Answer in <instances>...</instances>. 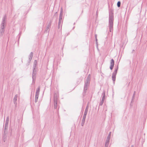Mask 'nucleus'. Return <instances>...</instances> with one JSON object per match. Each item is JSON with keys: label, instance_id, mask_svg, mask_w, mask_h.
I'll return each mask as SVG.
<instances>
[{"label": "nucleus", "instance_id": "27", "mask_svg": "<svg viewBox=\"0 0 147 147\" xmlns=\"http://www.w3.org/2000/svg\"><path fill=\"white\" fill-rule=\"evenodd\" d=\"M132 147H133V146H132Z\"/></svg>", "mask_w": 147, "mask_h": 147}, {"label": "nucleus", "instance_id": "17", "mask_svg": "<svg viewBox=\"0 0 147 147\" xmlns=\"http://www.w3.org/2000/svg\"><path fill=\"white\" fill-rule=\"evenodd\" d=\"M8 122H5V125L4 126L5 128L6 129V128H7L8 124Z\"/></svg>", "mask_w": 147, "mask_h": 147}, {"label": "nucleus", "instance_id": "18", "mask_svg": "<svg viewBox=\"0 0 147 147\" xmlns=\"http://www.w3.org/2000/svg\"><path fill=\"white\" fill-rule=\"evenodd\" d=\"M88 111H87V110H85V112L84 113V114L83 115V116H84V117H86V115Z\"/></svg>", "mask_w": 147, "mask_h": 147}, {"label": "nucleus", "instance_id": "23", "mask_svg": "<svg viewBox=\"0 0 147 147\" xmlns=\"http://www.w3.org/2000/svg\"><path fill=\"white\" fill-rule=\"evenodd\" d=\"M111 132H109V135L107 137V138H110L111 137L110 136L111 135Z\"/></svg>", "mask_w": 147, "mask_h": 147}, {"label": "nucleus", "instance_id": "1", "mask_svg": "<svg viewBox=\"0 0 147 147\" xmlns=\"http://www.w3.org/2000/svg\"><path fill=\"white\" fill-rule=\"evenodd\" d=\"M113 13L112 11L109 12V28L110 32H112L113 30Z\"/></svg>", "mask_w": 147, "mask_h": 147}, {"label": "nucleus", "instance_id": "8", "mask_svg": "<svg viewBox=\"0 0 147 147\" xmlns=\"http://www.w3.org/2000/svg\"><path fill=\"white\" fill-rule=\"evenodd\" d=\"M102 94V98L101 100V101L99 103V105L101 106L102 105L103 103H104V100L105 99V91H104L103 92V93Z\"/></svg>", "mask_w": 147, "mask_h": 147}, {"label": "nucleus", "instance_id": "15", "mask_svg": "<svg viewBox=\"0 0 147 147\" xmlns=\"http://www.w3.org/2000/svg\"><path fill=\"white\" fill-rule=\"evenodd\" d=\"M50 27V25H49L45 29L46 31H49V28Z\"/></svg>", "mask_w": 147, "mask_h": 147}, {"label": "nucleus", "instance_id": "14", "mask_svg": "<svg viewBox=\"0 0 147 147\" xmlns=\"http://www.w3.org/2000/svg\"><path fill=\"white\" fill-rule=\"evenodd\" d=\"M62 11H61V12L60 13V14L59 20L60 21H62Z\"/></svg>", "mask_w": 147, "mask_h": 147}, {"label": "nucleus", "instance_id": "4", "mask_svg": "<svg viewBox=\"0 0 147 147\" xmlns=\"http://www.w3.org/2000/svg\"><path fill=\"white\" fill-rule=\"evenodd\" d=\"M36 66L37 65H33V74L32 75L33 83H34V82L36 79Z\"/></svg>", "mask_w": 147, "mask_h": 147}, {"label": "nucleus", "instance_id": "12", "mask_svg": "<svg viewBox=\"0 0 147 147\" xmlns=\"http://www.w3.org/2000/svg\"><path fill=\"white\" fill-rule=\"evenodd\" d=\"M86 117L83 116V118L82 120V123H81V125L82 126H83L84 124L85 119H86Z\"/></svg>", "mask_w": 147, "mask_h": 147}, {"label": "nucleus", "instance_id": "16", "mask_svg": "<svg viewBox=\"0 0 147 147\" xmlns=\"http://www.w3.org/2000/svg\"><path fill=\"white\" fill-rule=\"evenodd\" d=\"M7 128H6V129L4 128V135H6V134H7Z\"/></svg>", "mask_w": 147, "mask_h": 147}, {"label": "nucleus", "instance_id": "6", "mask_svg": "<svg viewBox=\"0 0 147 147\" xmlns=\"http://www.w3.org/2000/svg\"><path fill=\"white\" fill-rule=\"evenodd\" d=\"M118 68V67H117V68L115 69L112 74V80L113 81L114 83V82L115 80L116 76L117 74Z\"/></svg>", "mask_w": 147, "mask_h": 147}, {"label": "nucleus", "instance_id": "22", "mask_svg": "<svg viewBox=\"0 0 147 147\" xmlns=\"http://www.w3.org/2000/svg\"><path fill=\"white\" fill-rule=\"evenodd\" d=\"M37 62L36 60H35L34 61V65H37Z\"/></svg>", "mask_w": 147, "mask_h": 147}, {"label": "nucleus", "instance_id": "7", "mask_svg": "<svg viewBox=\"0 0 147 147\" xmlns=\"http://www.w3.org/2000/svg\"><path fill=\"white\" fill-rule=\"evenodd\" d=\"M54 107L55 109L57 108V96L55 94H54Z\"/></svg>", "mask_w": 147, "mask_h": 147}, {"label": "nucleus", "instance_id": "10", "mask_svg": "<svg viewBox=\"0 0 147 147\" xmlns=\"http://www.w3.org/2000/svg\"><path fill=\"white\" fill-rule=\"evenodd\" d=\"M18 95L16 94V95L15 96H14L13 99V101L14 102V103L15 105L16 106L17 105V98L18 97Z\"/></svg>", "mask_w": 147, "mask_h": 147}, {"label": "nucleus", "instance_id": "3", "mask_svg": "<svg viewBox=\"0 0 147 147\" xmlns=\"http://www.w3.org/2000/svg\"><path fill=\"white\" fill-rule=\"evenodd\" d=\"M6 18L5 16L3 18L2 21V23L1 24V30H0V32L1 33V34H3L4 32V29L5 28L4 26L6 24Z\"/></svg>", "mask_w": 147, "mask_h": 147}, {"label": "nucleus", "instance_id": "5", "mask_svg": "<svg viewBox=\"0 0 147 147\" xmlns=\"http://www.w3.org/2000/svg\"><path fill=\"white\" fill-rule=\"evenodd\" d=\"M40 90V87H38V88L36 89L34 100V101L35 102H36L38 101L39 95V94Z\"/></svg>", "mask_w": 147, "mask_h": 147}, {"label": "nucleus", "instance_id": "21", "mask_svg": "<svg viewBox=\"0 0 147 147\" xmlns=\"http://www.w3.org/2000/svg\"><path fill=\"white\" fill-rule=\"evenodd\" d=\"M61 22H62L61 21H60L59 20V23H58L59 27L60 26V25L61 24Z\"/></svg>", "mask_w": 147, "mask_h": 147}, {"label": "nucleus", "instance_id": "20", "mask_svg": "<svg viewBox=\"0 0 147 147\" xmlns=\"http://www.w3.org/2000/svg\"><path fill=\"white\" fill-rule=\"evenodd\" d=\"M9 117L8 116L6 118V120L5 122H7L9 123Z\"/></svg>", "mask_w": 147, "mask_h": 147}, {"label": "nucleus", "instance_id": "11", "mask_svg": "<svg viewBox=\"0 0 147 147\" xmlns=\"http://www.w3.org/2000/svg\"><path fill=\"white\" fill-rule=\"evenodd\" d=\"M109 140L110 138H107L105 141V147H108L109 143Z\"/></svg>", "mask_w": 147, "mask_h": 147}, {"label": "nucleus", "instance_id": "24", "mask_svg": "<svg viewBox=\"0 0 147 147\" xmlns=\"http://www.w3.org/2000/svg\"><path fill=\"white\" fill-rule=\"evenodd\" d=\"M88 105H87L86 108L85 110L88 111Z\"/></svg>", "mask_w": 147, "mask_h": 147}, {"label": "nucleus", "instance_id": "13", "mask_svg": "<svg viewBox=\"0 0 147 147\" xmlns=\"http://www.w3.org/2000/svg\"><path fill=\"white\" fill-rule=\"evenodd\" d=\"M33 53L32 52H31L29 56V59L30 61H31L32 59L33 56Z\"/></svg>", "mask_w": 147, "mask_h": 147}, {"label": "nucleus", "instance_id": "26", "mask_svg": "<svg viewBox=\"0 0 147 147\" xmlns=\"http://www.w3.org/2000/svg\"><path fill=\"white\" fill-rule=\"evenodd\" d=\"M96 41H97V38H96Z\"/></svg>", "mask_w": 147, "mask_h": 147}, {"label": "nucleus", "instance_id": "25", "mask_svg": "<svg viewBox=\"0 0 147 147\" xmlns=\"http://www.w3.org/2000/svg\"><path fill=\"white\" fill-rule=\"evenodd\" d=\"M5 138H4V139L3 140L4 141V142H5Z\"/></svg>", "mask_w": 147, "mask_h": 147}, {"label": "nucleus", "instance_id": "2", "mask_svg": "<svg viewBox=\"0 0 147 147\" xmlns=\"http://www.w3.org/2000/svg\"><path fill=\"white\" fill-rule=\"evenodd\" d=\"M90 75H89L87 77L86 80L85 81V84L84 87V91L86 92L88 88L89 85L90 81Z\"/></svg>", "mask_w": 147, "mask_h": 147}, {"label": "nucleus", "instance_id": "9", "mask_svg": "<svg viewBox=\"0 0 147 147\" xmlns=\"http://www.w3.org/2000/svg\"><path fill=\"white\" fill-rule=\"evenodd\" d=\"M110 69L111 70L113 69L114 64V62L113 59H112L111 60Z\"/></svg>", "mask_w": 147, "mask_h": 147}, {"label": "nucleus", "instance_id": "19", "mask_svg": "<svg viewBox=\"0 0 147 147\" xmlns=\"http://www.w3.org/2000/svg\"><path fill=\"white\" fill-rule=\"evenodd\" d=\"M121 3L120 1H118L117 3V6L118 7H119L120 6Z\"/></svg>", "mask_w": 147, "mask_h": 147}]
</instances>
